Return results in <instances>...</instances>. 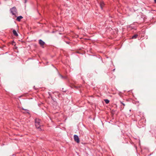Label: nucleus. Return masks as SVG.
Masks as SVG:
<instances>
[{
    "label": "nucleus",
    "mask_w": 156,
    "mask_h": 156,
    "mask_svg": "<svg viewBox=\"0 0 156 156\" xmlns=\"http://www.w3.org/2000/svg\"><path fill=\"white\" fill-rule=\"evenodd\" d=\"M138 35L137 34H134L132 37V39H136Z\"/></svg>",
    "instance_id": "9d476101"
},
{
    "label": "nucleus",
    "mask_w": 156,
    "mask_h": 156,
    "mask_svg": "<svg viewBox=\"0 0 156 156\" xmlns=\"http://www.w3.org/2000/svg\"><path fill=\"white\" fill-rule=\"evenodd\" d=\"M154 3L156 4V0H154Z\"/></svg>",
    "instance_id": "f3484780"
},
{
    "label": "nucleus",
    "mask_w": 156,
    "mask_h": 156,
    "mask_svg": "<svg viewBox=\"0 0 156 156\" xmlns=\"http://www.w3.org/2000/svg\"><path fill=\"white\" fill-rule=\"evenodd\" d=\"M48 94H49V96H50L51 98H52L51 96L50 93V92H48Z\"/></svg>",
    "instance_id": "dca6fc26"
},
{
    "label": "nucleus",
    "mask_w": 156,
    "mask_h": 156,
    "mask_svg": "<svg viewBox=\"0 0 156 156\" xmlns=\"http://www.w3.org/2000/svg\"><path fill=\"white\" fill-rule=\"evenodd\" d=\"M74 139L75 142L77 143H79L80 142V139L78 136L76 135H74Z\"/></svg>",
    "instance_id": "7ed1b4c3"
},
{
    "label": "nucleus",
    "mask_w": 156,
    "mask_h": 156,
    "mask_svg": "<svg viewBox=\"0 0 156 156\" xmlns=\"http://www.w3.org/2000/svg\"><path fill=\"white\" fill-rule=\"evenodd\" d=\"M143 122L141 120H140L138 122V124L140 126H141L142 127H143L144 125V123H143Z\"/></svg>",
    "instance_id": "423d86ee"
},
{
    "label": "nucleus",
    "mask_w": 156,
    "mask_h": 156,
    "mask_svg": "<svg viewBox=\"0 0 156 156\" xmlns=\"http://www.w3.org/2000/svg\"><path fill=\"white\" fill-rule=\"evenodd\" d=\"M59 76L62 79H67V77L66 76H63L60 74H59Z\"/></svg>",
    "instance_id": "1a4fd4ad"
},
{
    "label": "nucleus",
    "mask_w": 156,
    "mask_h": 156,
    "mask_svg": "<svg viewBox=\"0 0 156 156\" xmlns=\"http://www.w3.org/2000/svg\"><path fill=\"white\" fill-rule=\"evenodd\" d=\"M104 101L106 104H108L109 102V101L108 99H105Z\"/></svg>",
    "instance_id": "f8f14e48"
},
{
    "label": "nucleus",
    "mask_w": 156,
    "mask_h": 156,
    "mask_svg": "<svg viewBox=\"0 0 156 156\" xmlns=\"http://www.w3.org/2000/svg\"><path fill=\"white\" fill-rule=\"evenodd\" d=\"M15 155L14 154H13L12 155H11V156H14Z\"/></svg>",
    "instance_id": "a211bd4d"
},
{
    "label": "nucleus",
    "mask_w": 156,
    "mask_h": 156,
    "mask_svg": "<svg viewBox=\"0 0 156 156\" xmlns=\"http://www.w3.org/2000/svg\"><path fill=\"white\" fill-rule=\"evenodd\" d=\"M41 120L38 119H36L35 120V126L36 128L40 130H41V129L40 128L41 125L40 124Z\"/></svg>",
    "instance_id": "f257e3e1"
},
{
    "label": "nucleus",
    "mask_w": 156,
    "mask_h": 156,
    "mask_svg": "<svg viewBox=\"0 0 156 156\" xmlns=\"http://www.w3.org/2000/svg\"><path fill=\"white\" fill-rule=\"evenodd\" d=\"M66 43L68 44H69L70 43V42L69 41H66Z\"/></svg>",
    "instance_id": "2eb2a0df"
},
{
    "label": "nucleus",
    "mask_w": 156,
    "mask_h": 156,
    "mask_svg": "<svg viewBox=\"0 0 156 156\" xmlns=\"http://www.w3.org/2000/svg\"><path fill=\"white\" fill-rule=\"evenodd\" d=\"M120 103L123 106V107H122V106H121V110L122 109H123V108H124V107L125 106V104L121 101H120Z\"/></svg>",
    "instance_id": "9b49d317"
},
{
    "label": "nucleus",
    "mask_w": 156,
    "mask_h": 156,
    "mask_svg": "<svg viewBox=\"0 0 156 156\" xmlns=\"http://www.w3.org/2000/svg\"><path fill=\"white\" fill-rule=\"evenodd\" d=\"M100 5L101 9H102L103 7L105 5V4L103 1H101L100 2Z\"/></svg>",
    "instance_id": "39448f33"
},
{
    "label": "nucleus",
    "mask_w": 156,
    "mask_h": 156,
    "mask_svg": "<svg viewBox=\"0 0 156 156\" xmlns=\"http://www.w3.org/2000/svg\"><path fill=\"white\" fill-rule=\"evenodd\" d=\"M39 43L40 45L43 48L44 47L43 46L45 44V42L41 39L39 40Z\"/></svg>",
    "instance_id": "20e7f679"
},
{
    "label": "nucleus",
    "mask_w": 156,
    "mask_h": 156,
    "mask_svg": "<svg viewBox=\"0 0 156 156\" xmlns=\"http://www.w3.org/2000/svg\"><path fill=\"white\" fill-rule=\"evenodd\" d=\"M34 89H36V88H35V86H34Z\"/></svg>",
    "instance_id": "aec40b11"
},
{
    "label": "nucleus",
    "mask_w": 156,
    "mask_h": 156,
    "mask_svg": "<svg viewBox=\"0 0 156 156\" xmlns=\"http://www.w3.org/2000/svg\"><path fill=\"white\" fill-rule=\"evenodd\" d=\"M23 18V17L22 16H19L17 17L16 20L18 21H20L21 20V19Z\"/></svg>",
    "instance_id": "0eeeda50"
},
{
    "label": "nucleus",
    "mask_w": 156,
    "mask_h": 156,
    "mask_svg": "<svg viewBox=\"0 0 156 156\" xmlns=\"http://www.w3.org/2000/svg\"><path fill=\"white\" fill-rule=\"evenodd\" d=\"M23 1L25 3H26L27 2V0H23Z\"/></svg>",
    "instance_id": "ddd939ff"
},
{
    "label": "nucleus",
    "mask_w": 156,
    "mask_h": 156,
    "mask_svg": "<svg viewBox=\"0 0 156 156\" xmlns=\"http://www.w3.org/2000/svg\"><path fill=\"white\" fill-rule=\"evenodd\" d=\"M12 32H13V34L14 35H15L16 36H18V34L17 33L16 31V30H14L12 31Z\"/></svg>",
    "instance_id": "6e6552de"
},
{
    "label": "nucleus",
    "mask_w": 156,
    "mask_h": 156,
    "mask_svg": "<svg viewBox=\"0 0 156 156\" xmlns=\"http://www.w3.org/2000/svg\"><path fill=\"white\" fill-rule=\"evenodd\" d=\"M77 87V86H75L74 87H75L76 88H78L79 87Z\"/></svg>",
    "instance_id": "4468645a"
},
{
    "label": "nucleus",
    "mask_w": 156,
    "mask_h": 156,
    "mask_svg": "<svg viewBox=\"0 0 156 156\" xmlns=\"http://www.w3.org/2000/svg\"><path fill=\"white\" fill-rule=\"evenodd\" d=\"M10 11L12 15L16 16V13H17V11L16 8L14 6L10 9Z\"/></svg>",
    "instance_id": "f03ea898"
},
{
    "label": "nucleus",
    "mask_w": 156,
    "mask_h": 156,
    "mask_svg": "<svg viewBox=\"0 0 156 156\" xmlns=\"http://www.w3.org/2000/svg\"><path fill=\"white\" fill-rule=\"evenodd\" d=\"M115 69H113V71H114L115 70Z\"/></svg>",
    "instance_id": "6ab92c4d"
}]
</instances>
